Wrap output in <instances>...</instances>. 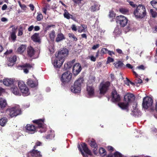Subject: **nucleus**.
Masks as SVG:
<instances>
[{"label":"nucleus","instance_id":"obj_9","mask_svg":"<svg viewBox=\"0 0 157 157\" xmlns=\"http://www.w3.org/2000/svg\"><path fill=\"white\" fill-rule=\"evenodd\" d=\"M116 20L117 23L119 24L121 27H124L128 23V19L122 15L117 16L116 17Z\"/></svg>","mask_w":157,"mask_h":157},{"label":"nucleus","instance_id":"obj_22","mask_svg":"<svg viewBox=\"0 0 157 157\" xmlns=\"http://www.w3.org/2000/svg\"><path fill=\"white\" fill-rule=\"evenodd\" d=\"M26 46V45L21 44L17 49V52L20 54H22L25 50Z\"/></svg>","mask_w":157,"mask_h":157},{"label":"nucleus","instance_id":"obj_63","mask_svg":"<svg viewBox=\"0 0 157 157\" xmlns=\"http://www.w3.org/2000/svg\"><path fill=\"white\" fill-rule=\"evenodd\" d=\"M34 30L35 31H39L40 29V27L38 26H35L34 27Z\"/></svg>","mask_w":157,"mask_h":157},{"label":"nucleus","instance_id":"obj_14","mask_svg":"<svg viewBox=\"0 0 157 157\" xmlns=\"http://www.w3.org/2000/svg\"><path fill=\"white\" fill-rule=\"evenodd\" d=\"M81 145L83 150L86 153L85 154L87 155H90L91 156L92 155V153L90 150L87 147V145L85 143H82Z\"/></svg>","mask_w":157,"mask_h":157},{"label":"nucleus","instance_id":"obj_45","mask_svg":"<svg viewBox=\"0 0 157 157\" xmlns=\"http://www.w3.org/2000/svg\"><path fill=\"white\" fill-rule=\"evenodd\" d=\"M18 2L21 9L24 10H25L26 9V6L25 4H22L20 1H18Z\"/></svg>","mask_w":157,"mask_h":157},{"label":"nucleus","instance_id":"obj_34","mask_svg":"<svg viewBox=\"0 0 157 157\" xmlns=\"http://www.w3.org/2000/svg\"><path fill=\"white\" fill-rule=\"evenodd\" d=\"M70 61L68 62L67 63H65L64 65V69L66 70L67 69L71 68L73 64L71 63Z\"/></svg>","mask_w":157,"mask_h":157},{"label":"nucleus","instance_id":"obj_62","mask_svg":"<svg viewBox=\"0 0 157 157\" xmlns=\"http://www.w3.org/2000/svg\"><path fill=\"white\" fill-rule=\"evenodd\" d=\"M107 53L110 56H112V54L115 55V53L112 51H110L108 50Z\"/></svg>","mask_w":157,"mask_h":157},{"label":"nucleus","instance_id":"obj_10","mask_svg":"<svg viewBox=\"0 0 157 157\" xmlns=\"http://www.w3.org/2000/svg\"><path fill=\"white\" fill-rule=\"evenodd\" d=\"M135 96L132 93H128L126 94L124 97V100L128 103L132 102L135 99Z\"/></svg>","mask_w":157,"mask_h":157},{"label":"nucleus","instance_id":"obj_28","mask_svg":"<svg viewBox=\"0 0 157 157\" xmlns=\"http://www.w3.org/2000/svg\"><path fill=\"white\" fill-rule=\"evenodd\" d=\"M8 121L7 118L5 117H3L0 119V125L2 127L4 126Z\"/></svg>","mask_w":157,"mask_h":157},{"label":"nucleus","instance_id":"obj_4","mask_svg":"<svg viewBox=\"0 0 157 157\" xmlns=\"http://www.w3.org/2000/svg\"><path fill=\"white\" fill-rule=\"evenodd\" d=\"M83 81V78H78L74 82L73 85L71 87V91L74 93H80Z\"/></svg>","mask_w":157,"mask_h":157},{"label":"nucleus","instance_id":"obj_25","mask_svg":"<svg viewBox=\"0 0 157 157\" xmlns=\"http://www.w3.org/2000/svg\"><path fill=\"white\" fill-rule=\"evenodd\" d=\"M65 39V38L64 35L62 33H59L57 35L56 41L57 42H58L63 40H64Z\"/></svg>","mask_w":157,"mask_h":157},{"label":"nucleus","instance_id":"obj_31","mask_svg":"<svg viewBox=\"0 0 157 157\" xmlns=\"http://www.w3.org/2000/svg\"><path fill=\"white\" fill-rule=\"evenodd\" d=\"M129 9L125 8H121L119 9V11L122 13L126 14L129 13Z\"/></svg>","mask_w":157,"mask_h":157},{"label":"nucleus","instance_id":"obj_44","mask_svg":"<svg viewBox=\"0 0 157 157\" xmlns=\"http://www.w3.org/2000/svg\"><path fill=\"white\" fill-rule=\"evenodd\" d=\"M68 36L71 38H72L73 41H76L77 40V38L73 33H69Z\"/></svg>","mask_w":157,"mask_h":157},{"label":"nucleus","instance_id":"obj_30","mask_svg":"<svg viewBox=\"0 0 157 157\" xmlns=\"http://www.w3.org/2000/svg\"><path fill=\"white\" fill-rule=\"evenodd\" d=\"M116 68H121L124 67V64L121 61H119L114 63Z\"/></svg>","mask_w":157,"mask_h":157},{"label":"nucleus","instance_id":"obj_38","mask_svg":"<svg viewBox=\"0 0 157 157\" xmlns=\"http://www.w3.org/2000/svg\"><path fill=\"white\" fill-rule=\"evenodd\" d=\"M70 15H71V14H69L66 10H65L64 11V12L63 13V16L65 18H66L68 19H69L70 18Z\"/></svg>","mask_w":157,"mask_h":157},{"label":"nucleus","instance_id":"obj_55","mask_svg":"<svg viewBox=\"0 0 157 157\" xmlns=\"http://www.w3.org/2000/svg\"><path fill=\"white\" fill-rule=\"evenodd\" d=\"M136 68L140 70H144L145 69V67L143 65H141L137 67Z\"/></svg>","mask_w":157,"mask_h":157},{"label":"nucleus","instance_id":"obj_7","mask_svg":"<svg viewBox=\"0 0 157 157\" xmlns=\"http://www.w3.org/2000/svg\"><path fill=\"white\" fill-rule=\"evenodd\" d=\"M110 85V82L109 81L101 82L99 86L100 94L104 95L109 90Z\"/></svg>","mask_w":157,"mask_h":157},{"label":"nucleus","instance_id":"obj_3","mask_svg":"<svg viewBox=\"0 0 157 157\" xmlns=\"http://www.w3.org/2000/svg\"><path fill=\"white\" fill-rule=\"evenodd\" d=\"M145 7L142 4H139L133 11V14L136 19H142L147 15Z\"/></svg>","mask_w":157,"mask_h":157},{"label":"nucleus","instance_id":"obj_64","mask_svg":"<svg viewBox=\"0 0 157 157\" xmlns=\"http://www.w3.org/2000/svg\"><path fill=\"white\" fill-rule=\"evenodd\" d=\"M7 8V6L6 4H4L2 7V10H6Z\"/></svg>","mask_w":157,"mask_h":157},{"label":"nucleus","instance_id":"obj_52","mask_svg":"<svg viewBox=\"0 0 157 157\" xmlns=\"http://www.w3.org/2000/svg\"><path fill=\"white\" fill-rule=\"evenodd\" d=\"M5 92V90L2 87H0V96Z\"/></svg>","mask_w":157,"mask_h":157},{"label":"nucleus","instance_id":"obj_46","mask_svg":"<svg viewBox=\"0 0 157 157\" xmlns=\"http://www.w3.org/2000/svg\"><path fill=\"white\" fill-rule=\"evenodd\" d=\"M78 150L79 151L81 152V154L84 157H88L87 155L85 154V153H84L82 149V148L80 146V145L79 144H78Z\"/></svg>","mask_w":157,"mask_h":157},{"label":"nucleus","instance_id":"obj_17","mask_svg":"<svg viewBox=\"0 0 157 157\" xmlns=\"http://www.w3.org/2000/svg\"><path fill=\"white\" fill-rule=\"evenodd\" d=\"M118 105L122 109L126 110L127 112L128 111L129 104L128 103H125L123 102H121L118 103Z\"/></svg>","mask_w":157,"mask_h":157},{"label":"nucleus","instance_id":"obj_37","mask_svg":"<svg viewBox=\"0 0 157 157\" xmlns=\"http://www.w3.org/2000/svg\"><path fill=\"white\" fill-rule=\"evenodd\" d=\"M108 50L106 48H102L101 50L100 53L101 56H103L105 54L107 53Z\"/></svg>","mask_w":157,"mask_h":157},{"label":"nucleus","instance_id":"obj_29","mask_svg":"<svg viewBox=\"0 0 157 157\" xmlns=\"http://www.w3.org/2000/svg\"><path fill=\"white\" fill-rule=\"evenodd\" d=\"M27 83L29 86L32 88L34 87L37 86V84L31 79H28Z\"/></svg>","mask_w":157,"mask_h":157},{"label":"nucleus","instance_id":"obj_56","mask_svg":"<svg viewBox=\"0 0 157 157\" xmlns=\"http://www.w3.org/2000/svg\"><path fill=\"white\" fill-rule=\"evenodd\" d=\"M100 46V45L99 44H97L96 45H94L92 47V49L93 50H95L97 48H98Z\"/></svg>","mask_w":157,"mask_h":157},{"label":"nucleus","instance_id":"obj_26","mask_svg":"<svg viewBox=\"0 0 157 157\" xmlns=\"http://www.w3.org/2000/svg\"><path fill=\"white\" fill-rule=\"evenodd\" d=\"M6 101L3 98H0V107L3 109L7 105Z\"/></svg>","mask_w":157,"mask_h":157},{"label":"nucleus","instance_id":"obj_36","mask_svg":"<svg viewBox=\"0 0 157 157\" xmlns=\"http://www.w3.org/2000/svg\"><path fill=\"white\" fill-rule=\"evenodd\" d=\"M99 153L101 155H105L106 154V151L105 149L103 147H101L99 150Z\"/></svg>","mask_w":157,"mask_h":157},{"label":"nucleus","instance_id":"obj_47","mask_svg":"<svg viewBox=\"0 0 157 157\" xmlns=\"http://www.w3.org/2000/svg\"><path fill=\"white\" fill-rule=\"evenodd\" d=\"M114 157H123L122 155L118 151L115 152L114 154Z\"/></svg>","mask_w":157,"mask_h":157},{"label":"nucleus","instance_id":"obj_13","mask_svg":"<svg viewBox=\"0 0 157 157\" xmlns=\"http://www.w3.org/2000/svg\"><path fill=\"white\" fill-rule=\"evenodd\" d=\"M19 67L23 69L24 72L26 74L28 73L29 72V70L32 67V65L29 63H25Z\"/></svg>","mask_w":157,"mask_h":157},{"label":"nucleus","instance_id":"obj_27","mask_svg":"<svg viewBox=\"0 0 157 157\" xmlns=\"http://www.w3.org/2000/svg\"><path fill=\"white\" fill-rule=\"evenodd\" d=\"M13 82L11 79H4L3 80L4 84L6 86H9L13 84Z\"/></svg>","mask_w":157,"mask_h":157},{"label":"nucleus","instance_id":"obj_42","mask_svg":"<svg viewBox=\"0 0 157 157\" xmlns=\"http://www.w3.org/2000/svg\"><path fill=\"white\" fill-rule=\"evenodd\" d=\"M150 3L153 8L157 10V2L155 0H153L150 2Z\"/></svg>","mask_w":157,"mask_h":157},{"label":"nucleus","instance_id":"obj_43","mask_svg":"<svg viewBox=\"0 0 157 157\" xmlns=\"http://www.w3.org/2000/svg\"><path fill=\"white\" fill-rule=\"evenodd\" d=\"M38 15L36 17V19L37 21H41L43 19V16L42 14L40 13H37Z\"/></svg>","mask_w":157,"mask_h":157},{"label":"nucleus","instance_id":"obj_11","mask_svg":"<svg viewBox=\"0 0 157 157\" xmlns=\"http://www.w3.org/2000/svg\"><path fill=\"white\" fill-rule=\"evenodd\" d=\"M82 69L81 66L79 63H76L73 66L72 72L73 74L76 76L81 71Z\"/></svg>","mask_w":157,"mask_h":157},{"label":"nucleus","instance_id":"obj_1","mask_svg":"<svg viewBox=\"0 0 157 157\" xmlns=\"http://www.w3.org/2000/svg\"><path fill=\"white\" fill-rule=\"evenodd\" d=\"M69 51L67 48H63L55 54L56 58L52 62L55 67L59 68L62 66L65 58L67 56Z\"/></svg>","mask_w":157,"mask_h":157},{"label":"nucleus","instance_id":"obj_54","mask_svg":"<svg viewBox=\"0 0 157 157\" xmlns=\"http://www.w3.org/2000/svg\"><path fill=\"white\" fill-rule=\"evenodd\" d=\"M114 61V59L110 57H109L107 58V63H110Z\"/></svg>","mask_w":157,"mask_h":157},{"label":"nucleus","instance_id":"obj_20","mask_svg":"<svg viewBox=\"0 0 157 157\" xmlns=\"http://www.w3.org/2000/svg\"><path fill=\"white\" fill-rule=\"evenodd\" d=\"M17 29L15 27L13 28L12 29V32H11L10 35V37H9V39L10 38L14 42L17 38V36L16 35V32Z\"/></svg>","mask_w":157,"mask_h":157},{"label":"nucleus","instance_id":"obj_12","mask_svg":"<svg viewBox=\"0 0 157 157\" xmlns=\"http://www.w3.org/2000/svg\"><path fill=\"white\" fill-rule=\"evenodd\" d=\"M112 101L113 102H118L121 100L120 95L118 94L117 91L115 90L112 91Z\"/></svg>","mask_w":157,"mask_h":157},{"label":"nucleus","instance_id":"obj_48","mask_svg":"<svg viewBox=\"0 0 157 157\" xmlns=\"http://www.w3.org/2000/svg\"><path fill=\"white\" fill-rule=\"evenodd\" d=\"M72 1L74 2V6H76L77 4L80 5L81 3V2L83 0H72Z\"/></svg>","mask_w":157,"mask_h":157},{"label":"nucleus","instance_id":"obj_50","mask_svg":"<svg viewBox=\"0 0 157 157\" xmlns=\"http://www.w3.org/2000/svg\"><path fill=\"white\" fill-rule=\"evenodd\" d=\"M109 16L110 18H113L115 16V14L113 11L111 10L109 12Z\"/></svg>","mask_w":157,"mask_h":157},{"label":"nucleus","instance_id":"obj_19","mask_svg":"<svg viewBox=\"0 0 157 157\" xmlns=\"http://www.w3.org/2000/svg\"><path fill=\"white\" fill-rule=\"evenodd\" d=\"M30 155L33 157H41L42 155L40 154V152L38 150L33 149L29 152Z\"/></svg>","mask_w":157,"mask_h":157},{"label":"nucleus","instance_id":"obj_39","mask_svg":"<svg viewBox=\"0 0 157 157\" xmlns=\"http://www.w3.org/2000/svg\"><path fill=\"white\" fill-rule=\"evenodd\" d=\"M12 89L13 93V94L16 95L19 94V91L17 87H13Z\"/></svg>","mask_w":157,"mask_h":157},{"label":"nucleus","instance_id":"obj_58","mask_svg":"<svg viewBox=\"0 0 157 157\" xmlns=\"http://www.w3.org/2000/svg\"><path fill=\"white\" fill-rule=\"evenodd\" d=\"M136 82L137 83H142V80L140 78H138L136 80Z\"/></svg>","mask_w":157,"mask_h":157},{"label":"nucleus","instance_id":"obj_60","mask_svg":"<svg viewBox=\"0 0 157 157\" xmlns=\"http://www.w3.org/2000/svg\"><path fill=\"white\" fill-rule=\"evenodd\" d=\"M90 58V60L93 62H95L96 60V57H94L93 56H91Z\"/></svg>","mask_w":157,"mask_h":157},{"label":"nucleus","instance_id":"obj_32","mask_svg":"<svg viewBox=\"0 0 157 157\" xmlns=\"http://www.w3.org/2000/svg\"><path fill=\"white\" fill-rule=\"evenodd\" d=\"M90 144L91 147L96 149L97 150V147H98V145L96 143V141L94 139H92L90 143Z\"/></svg>","mask_w":157,"mask_h":157},{"label":"nucleus","instance_id":"obj_24","mask_svg":"<svg viewBox=\"0 0 157 157\" xmlns=\"http://www.w3.org/2000/svg\"><path fill=\"white\" fill-rule=\"evenodd\" d=\"M17 59V56L15 55L10 56L8 59L9 61L10 62L9 66H11L12 65H13V63L16 61Z\"/></svg>","mask_w":157,"mask_h":157},{"label":"nucleus","instance_id":"obj_15","mask_svg":"<svg viewBox=\"0 0 157 157\" xmlns=\"http://www.w3.org/2000/svg\"><path fill=\"white\" fill-rule=\"evenodd\" d=\"M31 39L35 42L40 43V39L39 33H35L31 36Z\"/></svg>","mask_w":157,"mask_h":157},{"label":"nucleus","instance_id":"obj_40","mask_svg":"<svg viewBox=\"0 0 157 157\" xmlns=\"http://www.w3.org/2000/svg\"><path fill=\"white\" fill-rule=\"evenodd\" d=\"M150 12L152 17L155 18L157 16V13L154 11L153 9H151Z\"/></svg>","mask_w":157,"mask_h":157},{"label":"nucleus","instance_id":"obj_23","mask_svg":"<svg viewBox=\"0 0 157 157\" xmlns=\"http://www.w3.org/2000/svg\"><path fill=\"white\" fill-rule=\"evenodd\" d=\"M21 92L22 94V95L24 96H27L30 94L29 89L28 87H24V88L22 89H21Z\"/></svg>","mask_w":157,"mask_h":157},{"label":"nucleus","instance_id":"obj_51","mask_svg":"<svg viewBox=\"0 0 157 157\" xmlns=\"http://www.w3.org/2000/svg\"><path fill=\"white\" fill-rule=\"evenodd\" d=\"M139 114L138 112L136 111H132L131 113L132 115L136 117L138 116V114Z\"/></svg>","mask_w":157,"mask_h":157},{"label":"nucleus","instance_id":"obj_16","mask_svg":"<svg viewBox=\"0 0 157 157\" xmlns=\"http://www.w3.org/2000/svg\"><path fill=\"white\" fill-rule=\"evenodd\" d=\"M99 8L98 4L96 2H92L91 6L89 8V10L91 12H94L99 10Z\"/></svg>","mask_w":157,"mask_h":157},{"label":"nucleus","instance_id":"obj_53","mask_svg":"<svg viewBox=\"0 0 157 157\" xmlns=\"http://www.w3.org/2000/svg\"><path fill=\"white\" fill-rule=\"evenodd\" d=\"M108 150L111 152H112L114 150V148L113 147L109 146L107 147Z\"/></svg>","mask_w":157,"mask_h":157},{"label":"nucleus","instance_id":"obj_33","mask_svg":"<svg viewBox=\"0 0 157 157\" xmlns=\"http://www.w3.org/2000/svg\"><path fill=\"white\" fill-rule=\"evenodd\" d=\"M56 36V33L54 30H52L49 33V37L51 40L53 41Z\"/></svg>","mask_w":157,"mask_h":157},{"label":"nucleus","instance_id":"obj_21","mask_svg":"<svg viewBox=\"0 0 157 157\" xmlns=\"http://www.w3.org/2000/svg\"><path fill=\"white\" fill-rule=\"evenodd\" d=\"M35 51L31 46L27 48V54L29 56L32 57L35 54Z\"/></svg>","mask_w":157,"mask_h":157},{"label":"nucleus","instance_id":"obj_18","mask_svg":"<svg viewBox=\"0 0 157 157\" xmlns=\"http://www.w3.org/2000/svg\"><path fill=\"white\" fill-rule=\"evenodd\" d=\"M87 91L88 95L90 96H93L94 93V89L92 86H87Z\"/></svg>","mask_w":157,"mask_h":157},{"label":"nucleus","instance_id":"obj_57","mask_svg":"<svg viewBox=\"0 0 157 157\" xmlns=\"http://www.w3.org/2000/svg\"><path fill=\"white\" fill-rule=\"evenodd\" d=\"M71 29L72 30L74 31H76L77 30V29L76 27V26L75 25L73 24L71 27Z\"/></svg>","mask_w":157,"mask_h":157},{"label":"nucleus","instance_id":"obj_49","mask_svg":"<svg viewBox=\"0 0 157 157\" xmlns=\"http://www.w3.org/2000/svg\"><path fill=\"white\" fill-rule=\"evenodd\" d=\"M23 29L22 28H20L18 30V33L17 34L18 36H21L23 35Z\"/></svg>","mask_w":157,"mask_h":157},{"label":"nucleus","instance_id":"obj_8","mask_svg":"<svg viewBox=\"0 0 157 157\" xmlns=\"http://www.w3.org/2000/svg\"><path fill=\"white\" fill-rule=\"evenodd\" d=\"M153 104V100L152 98L146 97L143 98L142 105L144 109H147L149 107H151Z\"/></svg>","mask_w":157,"mask_h":157},{"label":"nucleus","instance_id":"obj_6","mask_svg":"<svg viewBox=\"0 0 157 157\" xmlns=\"http://www.w3.org/2000/svg\"><path fill=\"white\" fill-rule=\"evenodd\" d=\"M72 74L70 72L67 71L64 72L60 78L62 82L61 85L64 86L71 82L72 80Z\"/></svg>","mask_w":157,"mask_h":157},{"label":"nucleus","instance_id":"obj_35","mask_svg":"<svg viewBox=\"0 0 157 157\" xmlns=\"http://www.w3.org/2000/svg\"><path fill=\"white\" fill-rule=\"evenodd\" d=\"M18 87L21 91V89H23L24 87H27L25 83L23 81H20L18 82Z\"/></svg>","mask_w":157,"mask_h":157},{"label":"nucleus","instance_id":"obj_41","mask_svg":"<svg viewBox=\"0 0 157 157\" xmlns=\"http://www.w3.org/2000/svg\"><path fill=\"white\" fill-rule=\"evenodd\" d=\"M127 2H128L129 5L132 7L133 8H136V7L138 6L136 4H135L134 2L132 1H130L129 0H127Z\"/></svg>","mask_w":157,"mask_h":157},{"label":"nucleus","instance_id":"obj_61","mask_svg":"<svg viewBox=\"0 0 157 157\" xmlns=\"http://www.w3.org/2000/svg\"><path fill=\"white\" fill-rule=\"evenodd\" d=\"M42 143L40 142L39 141H37L36 142L35 144L36 145V146H40L42 145Z\"/></svg>","mask_w":157,"mask_h":157},{"label":"nucleus","instance_id":"obj_2","mask_svg":"<svg viewBox=\"0 0 157 157\" xmlns=\"http://www.w3.org/2000/svg\"><path fill=\"white\" fill-rule=\"evenodd\" d=\"M44 119H40L33 120V121L34 123L36 124L37 126L36 127L33 124H27L25 126L26 130L29 132H32L34 133L37 128H41L40 132L41 133L46 131V129L44 128Z\"/></svg>","mask_w":157,"mask_h":157},{"label":"nucleus","instance_id":"obj_59","mask_svg":"<svg viewBox=\"0 0 157 157\" xmlns=\"http://www.w3.org/2000/svg\"><path fill=\"white\" fill-rule=\"evenodd\" d=\"M126 66L129 69H132L133 68V67L129 63L127 64H126Z\"/></svg>","mask_w":157,"mask_h":157},{"label":"nucleus","instance_id":"obj_5","mask_svg":"<svg viewBox=\"0 0 157 157\" xmlns=\"http://www.w3.org/2000/svg\"><path fill=\"white\" fill-rule=\"evenodd\" d=\"M6 113L10 116L9 118H12L21 114L22 111L20 107L15 106L7 109L6 110Z\"/></svg>","mask_w":157,"mask_h":157}]
</instances>
